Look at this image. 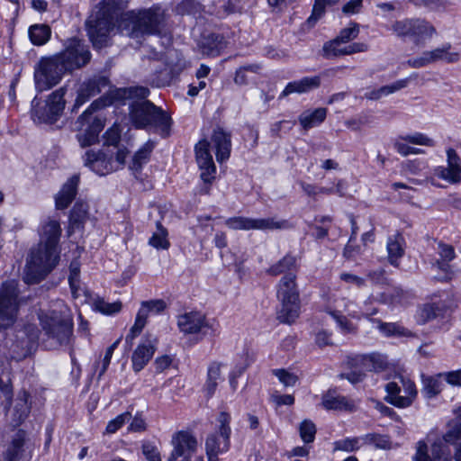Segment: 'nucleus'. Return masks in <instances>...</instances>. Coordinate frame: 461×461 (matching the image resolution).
I'll return each instance as SVG.
<instances>
[{"label":"nucleus","instance_id":"f8f14e48","mask_svg":"<svg viewBox=\"0 0 461 461\" xmlns=\"http://www.w3.org/2000/svg\"><path fill=\"white\" fill-rule=\"evenodd\" d=\"M226 226L232 230H281L289 228V223L286 220L277 221L275 218L266 219H253L248 217H231L226 220Z\"/></svg>","mask_w":461,"mask_h":461},{"label":"nucleus","instance_id":"dca6fc26","mask_svg":"<svg viewBox=\"0 0 461 461\" xmlns=\"http://www.w3.org/2000/svg\"><path fill=\"white\" fill-rule=\"evenodd\" d=\"M40 330L35 324L28 323L16 332V344L12 346L13 357H25L31 351L33 343L39 339Z\"/></svg>","mask_w":461,"mask_h":461},{"label":"nucleus","instance_id":"69168bd1","mask_svg":"<svg viewBox=\"0 0 461 461\" xmlns=\"http://www.w3.org/2000/svg\"><path fill=\"white\" fill-rule=\"evenodd\" d=\"M104 144L107 146H117L121 134L118 128L113 127L107 130L104 135Z\"/></svg>","mask_w":461,"mask_h":461},{"label":"nucleus","instance_id":"79ce46f5","mask_svg":"<svg viewBox=\"0 0 461 461\" xmlns=\"http://www.w3.org/2000/svg\"><path fill=\"white\" fill-rule=\"evenodd\" d=\"M149 316V309L143 306L141 303V306L137 313L135 322L133 326L131 328L129 334H127L125 340L127 343H131L132 340L140 334L143 328L146 325L147 319Z\"/></svg>","mask_w":461,"mask_h":461},{"label":"nucleus","instance_id":"680f3d73","mask_svg":"<svg viewBox=\"0 0 461 461\" xmlns=\"http://www.w3.org/2000/svg\"><path fill=\"white\" fill-rule=\"evenodd\" d=\"M217 421L219 423L218 433H220L221 435H222L225 438H230V431H231L230 427V413H228L226 411H221L217 418Z\"/></svg>","mask_w":461,"mask_h":461},{"label":"nucleus","instance_id":"4468645a","mask_svg":"<svg viewBox=\"0 0 461 461\" xmlns=\"http://www.w3.org/2000/svg\"><path fill=\"white\" fill-rule=\"evenodd\" d=\"M449 50L450 45H446L429 51H424L420 56L408 59L407 64L411 68H420L438 61L447 63L457 61L458 54L450 52Z\"/></svg>","mask_w":461,"mask_h":461},{"label":"nucleus","instance_id":"ea45409f","mask_svg":"<svg viewBox=\"0 0 461 461\" xmlns=\"http://www.w3.org/2000/svg\"><path fill=\"white\" fill-rule=\"evenodd\" d=\"M449 261H430V274L433 278L439 281L449 280L454 276L455 271Z\"/></svg>","mask_w":461,"mask_h":461},{"label":"nucleus","instance_id":"423d86ee","mask_svg":"<svg viewBox=\"0 0 461 461\" xmlns=\"http://www.w3.org/2000/svg\"><path fill=\"white\" fill-rule=\"evenodd\" d=\"M296 273L283 276L277 285V298L281 306L277 319L283 323H293L299 316V292L295 283Z\"/></svg>","mask_w":461,"mask_h":461},{"label":"nucleus","instance_id":"2f4dec72","mask_svg":"<svg viewBox=\"0 0 461 461\" xmlns=\"http://www.w3.org/2000/svg\"><path fill=\"white\" fill-rule=\"evenodd\" d=\"M68 282L72 294L75 298L84 296L88 297V292L82 286L80 282V264L79 261H71L69 266Z\"/></svg>","mask_w":461,"mask_h":461},{"label":"nucleus","instance_id":"5fc2aeb1","mask_svg":"<svg viewBox=\"0 0 461 461\" xmlns=\"http://www.w3.org/2000/svg\"><path fill=\"white\" fill-rule=\"evenodd\" d=\"M359 438H347L334 442V450L353 452L359 448Z\"/></svg>","mask_w":461,"mask_h":461},{"label":"nucleus","instance_id":"09e8293b","mask_svg":"<svg viewBox=\"0 0 461 461\" xmlns=\"http://www.w3.org/2000/svg\"><path fill=\"white\" fill-rule=\"evenodd\" d=\"M94 309L104 314H113L119 312L122 309L121 302L107 303L102 298L95 299L93 303Z\"/></svg>","mask_w":461,"mask_h":461},{"label":"nucleus","instance_id":"a878e982","mask_svg":"<svg viewBox=\"0 0 461 461\" xmlns=\"http://www.w3.org/2000/svg\"><path fill=\"white\" fill-rule=\"evenodd\" d=\"M198 46L203 55L215 57L226 48L227 42L222 35L209 33L202 37Z\"/></svg>","mask_w":461,"mask_h":461},{"label":"nucleus","instance_id":"bf43d9fd","mask_svg":"<svg viewBox=\"0 0 461 461\" xmlns=\"http://www.w3.org/2000/svg\"><path fill=\"white\" fill-rule=\"evenodd\" d=\"M409 84V79L404 78L398 81H395L392 85L384 86L377 89L379 99L382 96L388 95L395 93L402 88H405Z\"/></svg>","mask_w":461,"mask_h":461},{"label":"nucleus","instance_id":"13d9d810","mask_svg":"<svg viewBox=\"0 0 461 461\" xmlns=\"http://www.w3.org/2000/svg\"><path fill=\"white\" fill-rule=\"evenodd\" d=\"M131 418V414L129 411L118 415L113 420H110L106 426V432L108 434L115 433L121 429L127 421Z\"/></svg>","mask_w":461,"mask_h":461},{"label":"nucleus","instance_id":"774afa93","mask_svg":"<svg viewBox=\"0 0 461 461\" xmlns=\"http://www.w3.org/2000/svg\"><path fill=\"white\" fill-rule=\"evenodd\" d=\"M414 461H434L428 454V447L423 441H419L417 444L416 454L413 457Z\"/></svg>","mask_w":461,"mask_h":461},{"label":"nucleus","instance_id":"864d4df0","mask_svg":"<svg viewBox=\"0 0 461 461\" xmlns=\"http://www.w3.org/2000/svg\"><path fill=\"white\" fill-rule=\"evenodd\" d=\"M300 436L303 442L311 443L314 440L316 427L311 420H303L299 427Z\"/></svg>","mask_w":461,"mask_h":461},{"label":"nucleus","instance_id":"a18cd8bd","mask_svg":"<svg viewBox=\"0 0 461 461\" xmlns=\"http://www.w3.org/2000/svg\"><path fill=\"white\" fill-rule=\"evenodd\" d=\"M157 231L153 233L151 238L149 239V244L156 249H167L169 246V242L167 239V231L162 226L160 221H157Z\"/></svg>","mask_w":461,"mask_h":461},{"label":"nucleus","instance_id":"c03bdc74","mask_svg":"<svg viewBox=\"0 0 461 461\" xmlns=\"http://www.w3.org/2000/svg\"><path fill=\"white\" fill-rule=\"evenodd\" d=\"M405 240L401 232H396L394 235L388 238L387 251L390 258H402L404 256Z\"/></svg>","mask_w":461,"mask_h":461},{"label":"nucleus","instance_id":"4c0bfd02","mask_svg":"<svg viewBox=\"0 0 461 461\" xmlns=\"http://www.w3.org/2000/svg\"><path fill=\"white\" fill-rule=\"evenodd\" d=\"M29 393L26 391L20 392L15 407L13 411L14 425L20 424L25 420L30 412V405L28 403Z\"/></svg>","mask_w":461,"mask_h":461},{"label":"nucleus","instance_id":"4be33fe9","mask_svg":"<svg viewBox=\"0 0 461 461\" xmlns=\"http://www.w3.org/2000/svg\"><path fill=\"white\" fill-rule=\"evenodd\" d=\"M54 266L50 261H27L23 280L26 284H36L41 281L51 271Z\"/></svg>","mask_w":461,"mask_h":461},{"label":"nucleus","instance_id":"49530a36","mask_svg":"<svg viewBox=\"0 0 461 461\" xmlns=\"http://www.w3.org/2000/svg\"><path fill=\"white\" fill-rule=\"evenodd\" d=\"M341 42L336 39L324 43L322 47V56L326 59H333L344 56L345 46L341 47Z\"/></svg>","mask_w":461,"mask_h":461},{"label":"nucleus","instance_id":"bb28decb","mask_svg":"<svg viewBox=\"0 0 461 461\" xmlns=\"http://www.w3.org/2000/svg\"><path fill=\"white\" fill-rule=\"evenodd\" d=\"M212 142L216 149V159L221 163L230 158L231 141L230 134L221 128H217L212 135Z\"/></svg>","mask_w":461,"mask_h":461},{"label":"nucleus","instance_id":"aec40b11","mask_svg":"<svg viewBox=\"0 0 461 461\" xmlns=\"http://www.w3.org/2000/svg\"><path fill=\"white\" fill-rule=\"evenodd\" d=\"M85 165L99 176L115 171L112 156L103 151L87 150L84 156Z\"/></svg>","mask_w":461,"mask_h":461},{"label":"nucleus","instance_id":"72a5a7b5","mask_svg":"<svg viewBox=\"0 0 461 461\" xmlns=\"http://www.w3.org/2000/svg\"><path fill=\"white\" fill-rule=\"evenodd\" d=\"M327 116V109L323 107L313 111H306L299 116V122L302 127L307 131L311 128L320 125Z\"/></svg>","mask_w":461,"mask_h":461},{"label":"nucleus","instance_id":"de8ad7c7","mask_svg":"<svg viewBox=\"0 0 461 461\" xmlns=\"http://www.w3.org/2000/svg\"><path fill=\"white\" fill-rule=\"evenodd\" d=\"M267 271L271 276H285L289 272L296 273V266L293 261H274Z\"/></svg>","mask_w":461,"mask_h":461},{"label":"nucleus","instance_id":"9d476101","mask_svg":"<svg viewBox=\"0 0 461 461\" xmlns=\"http://www.w3.org/2000/svg\"><path fill=\"white\" fill-rule=\"evenodd\" d=\"M385 392L384 400L397 408L411 406L418 395L415 384L402 375H396L393 381L387 383Z\"/></svg>","mask_w":461,"mask_h":461},{"label":"nucleus","instance_id":"c85d7f7f","mask_svg":"<svg viewBox=\"0 0 461 461\" xmlns=\"http://www.w3.org/2000/svg\"><path fill=\"white\" fill-rule=\"evenodd\" d=\"M447 308L444 302H431L420 306L416 312V320L420 324H425L439 315Z\"/></svg>","mask_w":461,"mask_h":461},{"label":"nucleus","instance_id":"3c124183","mask_svg":"<svg viewBox=\"0 0 461 461\" xmlns=\"http://www.w3.org/2000/svg\"><path fill=\"white\" fill-rule=\"evenodd\" d=\"M456 416V422L444 436V440L447 443H455L461 438V406L455 411Z\"/></svg>","mask_w":461,"mask_h":461},{"label":"nucleus","instance_id":"7c9ffc66","mask_svg":"<svg viewBox=\"0 0 461 461\" xmlns=\"http://www.w3.org/2000/svg\"><path fill=\"white\" fill-rule=\"evenodd\" d=\"M222 364L219 362H212L207 368L206 380L203 390L206 398L210 399L214 394L219 383L222 380L221 369Z\"/></svg>","mask_w":461,"mask_h":461},{"label":"nucleus","instance_id":"7ed1b4c3","mask_svg":"<svg viewBox=\"0 0 461 461\" xmlns=\"http://www.w3.org/2000/svg\"><path fill=\"white\" fill-rule=\"evenodd\" d=\"M166 11L159 5L131 10L124 14L122 27L131 38L160 35L165 29Z\"/></svg>","mask_w":461,"mask_h":461},{"label":"nucleus","instance_id":"f257e3e1","mask_svg":"<svg viewBox=\"0 0 461 461\" xmlns=\"http://www.w3.org/2000/svg\"><path fill=\"white\" fill-rule=\"evenodd\" d=\"M149 90L143 86L116 88L109 92V95L95 100L79 116L77 123L79 133L77 135L81 147H87L98 141L99 133L104 127V119L99 115L93 116L97 110L113 103L131 101L130 117L131 122L139 129L153 126L166 138L170 133L171 118L161 108L147 100Z\"/></svg>","mask_w":461,"mask_h":461},{"label":"nucleus","instance_id":"052dcab7","mask_svg":"<svg viewBox=\"0 0 461 461\" xmlns=\"http://www.w3.org/2000/svg\"><path fill=\"white\" fill-rule=\"evenodd\" d=\"M401 139L407 142L416 144V145H423V146H428V147H433L435 145V142L432 139H430L428 136H426L425 134L420 133V132H416L411 135L402 136V137H401Z\"/></svg>","mask_w":461,"mask_h":461},{"label":"nucleus","instance_id":"e433bc0d","mask_svg":"<svg viewBox=\"0 0 461 461\" xmlns=\"http://www.w3.org/2000/svg\"><path fill=\"white\" fill-rule=\"evenodd\" d=\"M154 147L155 143L149 140L135 153L130 165V169L134 173V175L139 173L141 170L142 166L148 162Z\"/></svg>","mask_w":461,"mask_h":461},{"label":"nucleus","instance_id":"c756f323","mask_svg":"<svg viewBox=\"0 0 461 461\" xmlns=\"http://www.w3.org/2000/svg\"><path fill=\"white\" fill-rule=\"evenodd\" d=\"M322 406L327 410L349 411L356 409V402L335 392H328L322 397Z\"/></svg>","mask_w":461,"mask_h":461},{"label":"nucleus","instance_id":"c9c22d12","mask_svg":"<svg viewBox=\"0 0 461 461\" xmlns=\"http://www.w3.org/2000/svg\"><path fill=\"white\" fill-rule=\"evenodd\" d=\"M411 294L399 287H393L380 294L379 301L391 305H404L411 299Z\"/></svg>","mask_w":461,"mask_h":461},{"label":"nucleus","instance_id":"f704fd0d","mask_svg":"<svg viewBox=\"0 0 461 461\" xmlns=\"http://www.w3.org/2000/svg\"><path fill=\"white\" fill-rule=\"evenodd\" d=\"M25 437L26 434L23 430H19L15 433L6 451V461H19L23 456Z\"/></svg>","mask_w":461,"mask_h":461},{"label":"nucleus","instance_id":"ddd939ff","mask_svg":"<svg viewBox=\"0 0 461 461\" xmlns=\"http://www.w3.org/2000/svg\"><path fill=\"white\" fill-rule=\"evenodd\" d=\"M173 449L167 461H176L178 457H183L180 461H190L192 455L196 451V438L186 431L176 432L171 439Z\"/></svg>","mask_w":461,"mask_h":461},{"label":"nucleus","instance_id":"6e6d98bb","mask_svg":"<svg viewBox=\"0 0 461 461\" xmlns=\"http://www.w3.org/2000/svg\"><path fill=\"white\" fill-rule=\"evenodd\" d=\"M449 448L442 442L441 439H438L432 444L431 459H434V461H442L443 459L449 457Z\"/></svg>","mask_w":461,"mask_h":461},{"label":"nucleus","instance_id":"b1692460","mask_svg":"<svg viewBox=\"0 0 461 461\" xmlns=\"http://www.w3.org/2000/svg\"><path fill=\"white\" fill-rule=\"evenodd\" d=\"M321 77H305L299 80L290 82L286 85L280 97L287 96L291 94H304L315 90L321 86Z\"/></svg>","mask_w":461,"mask_h":461},{"label":"nucleus","instance_id":"6e6552de","mask_svg":"<svg viewBox=\"0 0 461 461\" xmlns=\"http://www.w3.org/2000/svg\"><path fill=\"white\" fill-rule=\"evenodd\" d=\"M389 30L400 39H412L417 46L423 45L427 39L436 33V29L431 23L419 18L394 21Z\"/></svg>","mask_w":461,"mask_h":461},{"label":"nucleus","instance_id":"412c9836","mask_svg":"<svg viewBox=\"0 0 461 461\" xmlns=\"http://www.w3.org/2000/svg\"><path fill=\"white\" fill-rule=\"evenodd\" d=\"M109 86V79L104 76H97L84 82L80 86L75 107H78L86 103L89 98L98 95L101 91Z\"/></svg>","mask_w":461,"mask_h":461},{"label":"nucleus","instance_id":"58836bf2","mask_svg":"<svg viewBox=\"0 0 461 461\" xmlns=\"http://www.w3.org/2000/svg\"><path fill=\"white\" fill-rule=\"evenodd\" d=\"M51 35V29L47 24H34L29 28V37L32 44L41 46L47 43Z\"/></svg>","mask_w":461,"mask_h":461},{"label":"nucleus","instance_id":"5701e85b","mask_svg":"<svg viewBox=\"0 0 461 461\" xmlns=\"http://www.w3.org/2000/svg\"><path fill=\"white\" fill-rule=\"evenodd\" d=\"M87 220L88 205L82 201H77L70 212L68 236H71L77 231L82 232Z\"/></svg>","mask_w":461,"mask_h":461},{"label":"nucleus","instance_id":"1a4fd4ad","mask_svg":"<svg viewBox=\"0 0 461 461\" xmlns=\"http://www.w3.org/2000/svg\"><path fill=\"white\" fill-rule=\"evenodd\" d=\"M61 235L59 221L49 219L42 226L41 241L31 251L30 259H59V241Z\"/></svg>","mask_w":461,"mask_h":461},{"label":"nucleus","instance_id":"4d7b16f0","mask_svg":"<svg viewBox=\"0 0 461 461\" xmlns=\"http://www.w3.org/2000/svg\"><path fill=\"white\" fill-rule=\"evenodd\" d=\"M359 34V25L352 23L350 27L344 28L340 31L339 34L335 38L341 43H348L355 40Z\"/></svg>","mask_w":461,"mask_h":461},{"label":"nucleus","instance_id":"a211bd4d","mask_svg":"<svg viewBox=\"0 0 461 461\" xmlns=\"http://www.w3.org/2000/svg\"><path fill=\"white\" fill-rule=\"evenodd\" d=\"M177 325L185 334L206 333L208 329H212L205 316L199 312H190L178 316Z\"/></svg>","mask_w":461,"mask_h":461},{"label":"nucleus","instance_id":"9b49d317","mask_svg":"<svg viewBox=\"0 0 461 461\" xmlns=\"http://www.w3.org/2000/svg\"><path fill=\"white\" fill-rule=\"evenodd\" d=\"M18 284L6 281L0 289V329L12 326L17 317L19 300Z\"/></svg>","mask_w":461,"mask_h":461},{"label":"nucleus","instance_id":"6ab92c4d","mask_svg":"<svg viewBox=\"0 0 461 461\" xmlns=\"http://www.w3.org/2000/svg\"><path fill=\"white\" fill-rule=\"evenodd\" d=\"M447 167H438L435 169L436 176L450 184L460 183L461 158L454 149L447 150Z\"/></svg>","mask_w":461,"mask_h":461},{"label":"nucleus","instance_id":"0e129e2a","mask_svg":"<svg viewBox=\"0 0 461 461\" xmlns=\"http://www.w3.org/2000/svg\"><path fill=\"white\" fill-rule=\"evenodd\" d=\"M141 449L148 461H161L160 452L152 443H144Z\"/></svg>","mask_w":461,"mask_h":461},{"label":"nucleus","instance_id":"37998d69","mask_svg":"<svg viewBox=\"0 0 461 461\" xmlns=\"http://www.w3.org/2000/svg\"><path fill=\"white\" fill-rule=\"evenodd\" d=\"M438 376H422V393L428 398L437 396L443 388V383Z\"/></svg>","mask_w":461,"mask_h":461},{"label":"nucleus","instance_id":"20e7f679","mask_svg":"<svg viewBox=\"0 0 461 461\" xmlns=\"http://www.w3.org/2000/svg\"><path fill=\"white\" fill-rule=\"evenodd\" d=\"M38 316L46 348L56 349L70 345L73 339V321L64 311H41Z\"/></svg>","mask_w":461,"mask_h":461},{"label":"nucleus","instance_id":"cd10ccee","mask_svg":"<svg viewBox=\"0 0 461 461\" xmlns=\"http://www.w3.org/2000/svg\"><path fill=\"white\" fill-rule=\"evenodd\" d=\"M230 447V438L220 433L211 434L206 438L205 448L209 461H218L219 454L226 452Z\"/></svg>","mask_w":461,"mask_h":461},{"label":"nucleus","instance_id":"2eb2a0df","mask_svg":"<svg viewBox=\"0 0 461 461\" xmlns=\"http://www.w3.org/2000/svg\"><path fill=\"white\" fill-rule=\"evenodd\" d=\"M210 143L206 140H200L195 145L196 162L201 170L200 177L204 184H211L216 174V167L209 150Z\"/></svg>","mask_w":461,"mask_h":461},{"label":"nucleus","instance_id":"f03ea898","mask_svg":"<svg viewBox=\"0 0 461 461\" xmlns=\"http://www.w3.org/2000/svg\"><path fill=\"white\" fill-rule=\"evenodd\" d=\"M91 59L88 46L77 38L69 39L65 49L51 57L42 58L34 70V80L39 91L58 85L63 75L86 66Z\"/></svg>","mask_w":461,"mask_h":461},{"label":"nucleus","instance_id":"393cba45","mask_svg":"<svg viewBox=\"0 0 461 461\" xmlns=\"http://www.w3.org/2000/svg\"><path fill=\"white\" fill-rule=\"evenodd\" d=\"M79 176L74 175L62 186L55 196V204L58 210L66 209L75 199L77 193Z\"/></svg>","mask_w":461,"mask_h":461},{"label":"nucleus","instance_id":"473e14b6","mask_svg":"<svg viewBox=\"0 0 461 461\" xmlns=\"http://www.w3.org/2000/svg\"><path fill=\"white\" fill-rule=\"evenodd\" d=\"M185 67L186 62L182 57H179L176 53L175 54V57L170 55L166 64V77L162 80V86L168 85L175 77L182 73Z\"/></svg>","mask_w":461,"mask_h":461},{"label":"nucleus","instance_id":"f3484780","mask_svg":"<svg viewBox=\"0 0 461 461\" xmlns=\"http://www.w3.org/2000/svg\"><path fill=\"white\" fill-rule=\"evenodd\" d=\"M158 345V339L153 335H147L142 342L136 348L131 356L132 369L138 373L142 370L153 357Z\"/></svg>","mask_w":461,"mask_h":461},{"label":"nucleus","instance_id":"8fccbe9b","mask_svg":"<svg viewBox=\"0 0 461 461\" xmlns=\"http://www.w3.org/2000/svg\"><path fill=\"white\" fill-rule=\"evenodd\" d=\"M361 439L365 444H374L376 448L390 449L392 447V442L385 435L366 434Z\"/></svg>","mask_w":461,"mask_h":461},{"label":"nucleus","instance_id":"e2e57ef3","mask_svg":"<svg viewBox=\"0 0 461 461\" xmlns=\"http://www.w3.org/2000/svg\"><path fill=\"white\" fill-rule=\"evenodd\" d=\"M273 374L285 386H294L298 380V377L294 374L285 369H275L273 370Z\"/></svg>","mask_w":461,"mask_h":461},{"label":"nucleus","instance_id":"338daca9","mask_svg":"<svg viewBox=\"0 0 461 461\" xmlns=\"http://www.w3.org/2000/svg\"><path fill=\"white\" fill-rule=\"evenodd\" d=\"M363 7V0H349L342 7V13L347 15L357 14L360 13Z\"/></svg>","mask_w":461,"mask_h":461},{"label":"nucleus","instance_id":"0eeeda50","mask_svg":"<svg viewBox=\"0 0 461 461\" xmlns=\"http://www.w3.org/2000/svg\"><path fill=\"white\" fill-rule=\"evenodd\" d=\"M65 88L50 94L45 102L34 98L32 102V118L36 123L52 124L61 116L65 108Z\"/></svg>","mask_w":461,"mask_h":461},{"label":"nucleus","instance_id":"603ef678","mask_svg":"<svg viewBox=\"0 0 461 461\" xmlns=\"http://www.w3.org/2000/svg\"><path fill=\"white\" fill-rule=\"evenodd\" d=\"M260 68H261L258 64H250V65H246V66L240 67L236 71L234 82L237 85H240V86L246 85L248 83L247 73L250 72V73L257 74L259 72Z\"/></svg>","mask_w":461,"mask_h":461},{"label":"nucleus","instance_id":"a19ab883","mask_svg":"<svg viewBox=\"0 0 461 461\" xmlns=\"http://www.w3.org/2000/svg\"><path fill=\"white\" fill-rule=\"evenodd\" d=\"M375 322L377 323V329L384 335L390 336H398V337H411L412 333L407 330L406 328L401 326L396 322H383L380 320H375Z\"/></svg>","mask_w":461,"mask_h":461},{"label":"nucleus","instance_id":"39448f33","mask_svg":"<svg viewBox=\"0 0 461 461\" xmlns=\"http://www.w3.org/2000/svg\"><path fill=\"white\" fill-rule=\"evenodd\" d=\"M117 3L114 0H104L95 6L86 22L87 34L95 48L105 45L109 32L113 29Z\"/></svg>","mask_w":461,"mask_h":461}]
</instances>
